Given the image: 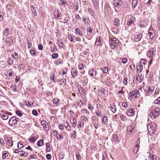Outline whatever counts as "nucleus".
Returning a JSON list of instances; mask_svg holds the SVG:
<instances>
[{"mask_svg": "<svg viewBox=\"0 0 160 160\" xmlns=\"http://www.w3.org/2000/svg\"><path fill=\"white\" fill-rule=\"evenodd\" d=\"M160 114V109L159 108H155L153 109L149 114L150 117L153 119L158 117Z\"/></svg>", "mask_w": 160, "mask_h": 160, "instance_id": "1", "label": "nucleus"}, {"mask_svg": "<svg viewBox=\"0 0 160 160\" xmlns=\"http://www.w3.org/2000/svg\"><path fill=\"white\" fill-rule=\"evenodd\" d=\"M140 96V92L138 90H132L129 93V98L131 99L138 98Z\"/></svg>", "mask_w": 160, "mask_h": 160, "instance_id": "2", "label": "nucleus"}, {"mask_svg": "<svg viewBox=\"0 0 160 160\" xmlns=\"http://www.w3.org/2000/svg\"><path fill=\"white\" fill-rule=\"evenodd\" d=\"M157 128V125L154 122L150 123L147 125L148 132H153Z\"/></svg>", "mask_w": 160, "mask_h": 160, "instance_id": "3", "label": "nucleus"}, {"mask_svg": "<svg viewBox=\"0 0 160 160\" xmlns=\"http://www.w3.org/2000/svg\"><path fill=\"white\" fill-rule=\"evenodd\" d=\"M154 87L153 86H146L144 88L145 95L147 96L150 95L153 91Z\"/></svg>", "mask_w": 160, "mask_h": 160, "instance_id": "4", "label": "nucleus"}, {"mask_svg": "<svg viewBox=\"0 0 160 160\" xmlns=\"http://www.w3.org/2000/svg\"><path fill=\"white\" fill-rule=\"evenodd\" d=\"M19 121L18 118L14 116L12 117L9 121L8 124L10 126H14L16 125Z\"/></svg>", "mask_w": 160, "mask_h": 160, "instance_id": "5", "label": "nucleus"}, {"mask_svg": "<svg viewBox=\"0 0 160 160\" xmlns=\"http://www.w3.org/2000/svg\"><path fill=\"white\" fill-rule=\"evenodd\" d=\"M142 37V34L136 33L134 36V40L135 42H138L141 40Z\"/></svg>", "mask_w": 160, "mask_h": 160, "instance_id": "6", "label": "nucleus"}, {"mask_svg": "<svg viewBox=\"0 0 160 160\" xmlns=\"http://www.w3.org/2000/svg\"><path fill=\"white\" fill-rule=\"evenodd\" d=\"M41 123L45 131H48L49 130V127L48 123L45 121H42Z\"/></svg>", "mask_w": 160, "mask_h": 160, "instance_id": "7", "label": "nucleus"}, {"mask_svg": "<svg viewBox=\"0 0 160 160\" xmlns=\"http://www.w3.org/2000/svg\"><path fill=\"white\" fill-rule=\"evenodd\" d=\"M88 73L91 77L94 78L96 76L97 73L95 70L93 68L91 70H89Z\"/></svg>", "mask_w": 160, "mask_h": 160, "instance_id": "8", "label": "nucleus"}, {"mask_svg": "<svg viewBox=\"0 0 160 160\" xmlns=\"http://www.w3.org/2000/svg\"><path fill=\"white\" fill-rule=\"evenodd\" d=\"M123 2L120 0H115L114 1L113 4L114 6L116 7L121 6L122 3Z\"/></svg>", "mask_w": 160, "mask_h": 160, "instance_id": "9", "label": "nucleus"}, {"mask_svg": "<svg viewBox=\"0 0 160 160\" xmlns=\"http://www.w3.org/2000/svg\"><path fill=\"white\" fill-rule=\"evenodd\" d=\"M106 90L105 89L103 88H101L98 90V94L100 96H105V92Z\"/></svg>", "mask_w": 160, "mask_h": 160, "instance_id": "10", "label": "nucleus"}, {"mask_svg": "<svg viewBox=\"0 0 160 160\" xmlns=\"http://www.w3.org/2000/svg\"><path fill=\"white\" fill-rule=\"evenodd\" d=\"M11 32L8 28H6L3 31V35L5 37H7L8 35H10Z\"/></svg>", "mask_w": 160, "mask_h": 160, "instance_id": "11", "label": "nucleus"}, {"mask_svg": "<svg viewBox=\"0 0 160 160\" xmlns=\"http://www.w3.org/2000/svg\"><path fill=\"white\" fill-rule=\"evenodd\" d=\"M127 115L129 116H133L135 114V113L132 109H129L127 111Z\"/></svg>", "mask_w": 160, "mask_h": 160, "instance_id": "12", "label": "nucleus"}, {"mask_svg": "<svg viewBox=\"0 0 160 160\" xmlns=\"http://www.w3.org/2000/svg\"><path fill=\"white\" fill-rule=\"evenodd\" d=\"M135 20V18L132 17H131L127 23V25L129 27H130V26H131L132 24L133 23V22Z\"/></svg>", "mask_w": 160, "mask_h": 160, "instance_id": "13", "label": "nucleus"}, {"mask_svg": "<svg viewBox=\"0 0 160 160\" xmlns=\"http://www.w3.org/2000/svg\"><path fill=\"white\" fill-rule=\"evenodd\" d=\"M108 108L113 113H115L116 111V108L114 105H110Z\"/></svg>", "mask_w": 160, "mask_h": 160, "instance_id": "14", "label": "nucleus"}, {"mask_svg": "<svg viewBox=\"0 0 160 160\" xmlns=\"http://www.w3.org/2000/svg\"><path fill=\"white\" fill-rule=\"evenodd\" d=\"M6 144L7 145L10 147H12V146L13 143L12 139L11 138H7Z\"/></svg>", "mask_w": 160, "mask_h": 160, "instance_id": "15", "label": "nucleus"}, {"mask_svg": "<svg viewBox=\"0 0 160 160\" xmlns=\"http://www.w3.org/2000/svg\"><path fill=\"white\" fill-rule=\"evenodd\" d=\"M134 127L132 126H129L128 127V131L129 134H130L134 132Z\"/></svg>", "mask_w": 160, "mask_h": 160, "instance_id": "16", "label": "nucleus"}, {"mask_svg": "<svg viewBox=\"0 0 160 160\" xmlns=\"http://www.w3.org/2000/svg\"><path fill=\"white\" fill-rule=\"evenodd\" d=\"M75 32L76 34H78L80 36H83V34L80 31L78 28H75Z\"/></svg>", "mask_w": 160, "mask_h": 160, "instance_id": "17", "label": "nucleus"}, {"mask_svg": "<svg viewBox=\"0 0 160 160\" xmlns=\"http://www.w3.org/2000/svg\"><path fill=\"white\" fill-rule=\"evenodd\" d=\"M154 49L153 48L150 49L149 51L147 53V55L149 58L151 57L153 54Z\"/></svg>", "mask_w": 160, "mask_h": 160, "instance_id": "18", "label": "nucleus"}, {"mask_svg": "<svg viewBox=\"0 0 160 160\" xmlns=\"http://www.w3.org/2000/svg\"><path fill=\"white\" fill-rule=\"evenodd\" d=\"M93 4L95 9H97L98 7V2L97 0H92Z\"/></svg>", "mask_w": 160, "mask_h": 160, "instance_id": "19", "label": "nucleus"}, {"mask_svg": "<svg viewBox=\"0 0 160 160\" xmlns=\"http://www.w3.org/2000/svg\"><path fill=\"white\" fill-rule=\"evenodd\" d=\"M113 23L115 26L117 27L119 24V20L117 18H115L113 22Z\"/></svg>", "mask_w": 160, "mask_h": 160, "instance_id": "20", "label": "nucleus"}, {"mask_svg": "<svg viewBox=\"0 0 160 160\" xmlns=\"http://www.w3.org/2000/svg\"><path fill=\"white\" fill-rule=\"evenodd\" d=\"M12 42V40L11 38H7L6 39V43L9 46L10 45L11 42Z\"/></svg>", "mask_w": 160, "mask_h": 160, "instance_id": "21", "label": "nucleus"}, {"mask_svg": "<svg viewBox=\"0 0 160 160\" xmlns=\"http://www.w3.org/2000/svg\"><path fill=\"white\" fill-rule=\"evenodd\" d=\"M157 157L156 156L153 155L152 154H150L148 157L149 160H157Z\"/></svg>", "mask_w": 160, "mask_h": 160, "instance_id": "22", "label": "nucleus"}, {"mask_svg": "<svg viewBox=\"0 0 160 160\" xmlns=\"http://www.w3.org/2000/svg\"><path fill=\"white\" fill-rule=\"evenodd\" d=\"M72 75L74 78L78 74L76 70L74 68H72L71 71Z\"/></svg>", "mask_w": 160, "mask_h": 160, "instance_id": "23", "label": "nucleus"}, {"mask_svg": "<svg viewBox=\"0 0 160 160\" xmlns=\"http://www.w3.org/2000/svg\"><path fill=\"white\" fill-rule=\"evenodd\" d=\"M148 33L149 34L150 38L152 40L153 39V38L156 35L155 32H148Z\"/></svg>", "mask_w": 160, "mask_h": 160, "instance_id": "24", "label": "nucleus"}, {"mask_svg": "<svg viewBox=\"0 0 160 160\" xmlns=\"http://www.w3.org/2000/svg\"><path fill=\"white\" fill-rule=\"evenodd\" d=\"M102 122L104 123L107 122H108V119L107 117L105 115H102Z\"/></svg>", "mask_w": 160, "mask_h": 160, "instance_id": "25", "label": "nucleus"}, {"mask_svg": "<svg viewBox=\"0 0 160 160\" xmlns=\"http://www.w3.org/2000/svg\"><path fill=\"white\" fill-rule=\"evenodd\" d=\"M81 112L83 114L86 115H89L90 114L89 112L87 109H82L81 110Z\"/></svg>", "mask_w": 160, "mask_h": 160, "instance_id": "26", "label": "nucleus"}, {"mask_svg": "<svg viewBox=\"0 0 160 160\" xmlns=\"http://www.w3.org/2000/svg\"><path fill=\"white\" fill-rule=\"evenodd\" d=\"M84 123L83 121H80L78 122V128H80L84 126Z\"/></svg>", "mask_w": 160, "mask_h": 160, "instance_id": "27", "label": "nucleus"}, {"mask_svg": "<svg viewBox=\"0 0 160 160\" xmlns=\"http://www.w3.org/2000/svg\"><path fill=\"white\" fill-rule=\"evenodd\" d=\"M113 138L114 141L115 142H118L119 140V138L118 135L116 134H114L113 135Z\"/></svg>", "mask_w": 160, "mask_h": 160, "instance_id": "28", "label": "nucleus"}, {"mask_svg": "<svg viewBox=\"0 0 160 160\" xmlns=\"http://www.w3.org/2000/svg\"><path fill=\"white\" fill-rule=\"evenodd\" d=\"M112 42H114V43H118L119 42V40L116 38H112L110 39V40Z\"/></svg>", "mask_w": 160, "mask_h": 160, "instance_id": "29", "label": "nucleus"}, {"mask_svg": "<svg viewBox=\"0 0 160 160\" xmlns=\"http://www.w3.org/2000/svg\"><path fill=\"white\" fill-rule=\"evenodd\" d=\"M1 116L2 118V119L4 120H7L8 118V115L6 114H1Z\"/></svg>", "mask_w": 160, "mask_h": 160, "instance_id": "30", "label": "nucleus"}, {"mask_svg": "<svg viewBox=\"0 0 160 160\" xmlns=\"http://www.w3.org/2000/svg\"><path fill=\"white\" fill-rule=\"evenodd\" d=\"M46 151L47 152H49L50 151V145L49 142H47L46 143Z\"/></svg>", "mask_w": 160, "mask_h": 160, "instance_id": "31", "label": "nucleus"}, {"mask_svg": "<svg viewBox=\"0 0 160 160\" xmlns=\"http://www.w3.org/2000/svg\"><path fill=\"white\" fill-rule=\"evenodd\" d=\"M43 140L41 139L38 142V144L39 146H42L43 145Z\"/></svg>", "mask_w": 160, "mask_h": 160, "instance_id": "32", "label": "nucleus"}, {"mask_svg": "<svg viewBox=\"0 0 160 160\" xmlns=\"http://www.w3.org/2000/svg\"><path fill=\"white\" fill-rule=\"evenodd\" d=\"M132 8L133 9L134 8L136 7L137 4V1L133 0L132 1Z\"/></svg>", "mask_w": 160, "mask_h": 160, "instance_id": "33", "label": "nucleus"}, {"mask_svg": "<svg viewBox=\"0 0 160 160\" xmlns=\"http://www.w3.org/2000/svg\"><path fill=\"white\" fill-rule=\"evenodd\" d=\"M82 19L83 21L84 22V23L86 24H89V23L90 22V21L89 19L85 18H82Z\"/></svg>", "mask_w": 160, "mask_h": 160, "instance_id": "34", "label": "nucleus"}, {"mask_svg": "<svg viewBox=\"0 0 160 160\" xmlns=\"http://www.w3.org/2000/svg\"><path fill=\"white\" fill-rule=\"evenodd\" d=\"M95 113L96 115L98 116L101 117L102 115L101 111V110H96L95 112Z\"/></svg>", "mask_w": 160, "mask_h": 160, "instance_id": "35", "label": "nucleus"}, {"mask_svg": "<svg viewBox=\"0 0 160 160\" xmlns=\"http://www.w3.org/2000/svg\"><path fill=\"white\" fill-rule=\"evenodd\" d=\"M13 62V61L10 57L8 58V63L9 65H12Z\"/></svg>", "mask_w": 160, "mask_h": 160, "instance_id": "36", "label": "nucleus"}, {"mask_svg": "<svg viewBox=\"0 0 160 160\" xmlns=\"http://www.w3.org/2000/svg\"><path fill=\"white\" fill-rule=\"evenodd\" d=\"M146 63V61L145 59H141L139 64L142 65V64L145 65Z\"/></svg>", "mask_w": 160, "mask_h": 160, "instance_id": "37", "label": "nucleus"}, {"mask_svg": "<svg viewBox=\"0 0 160 160\" xmlns=\"http://www.w3.org/2000/svg\"><path fill=\"white\" fill-rule=\"evenodd\" d=\"M24 103L25 105L29 107L31 105H32L33 104V103L31 102H28L27 101H25L24 102Z\"/></svg>", "mask_w": 160, "mask_h": 160, "instance_id": "38", "label": "nucleus"}, {"mask_svg": "<svg viewBox=\"0 0 160 160\" xmlns=\"http://www.w3.org/2000/svg\"><path fill=\"white\" fill-rule=\"evenodd\" d=\"M93 125L94 126L95 128H96V129H98L99 127V124L98 121L97 122H94L93 123Z\"/></svg>", "mask_w": 160, "mask_h": 160, "instance_id": "39", "label": "nucleus"}, {"mask_svg": "<svg viewBox=\"0 0 160 160\" xmlns=\"http://www.w3.org/2000/svg\"><path fill=\"white\" fill-rule=\"evenodd\" d=\"M8 152L7 151H5V152L2 154V158L4 159L8 156Z\"/></svg>", "mask_w": 160, "mask_h": 160, "instance_id": "40", "label": "nucleus"}, {"mask_svg": "<svg viewBox=\"0 0 160 160\" xmlns=\"http://www.w3.org/2000/svg\"><path fill=\"white\" fill-rule=\"evenodd\" d=\"M159 94V89L158 88H156L155 92L153 93V96L154 97H156V96Z\"/></svg>", "mask_w": 160, "mask_h": 160, "instance_id": "41", "label": "nucleus"}, {"mask_svg": "<svg viewBox=\"0 0 160 160\" xmlns=\"http://www.w3.org/2000/svg\"><path fill=\"white\" fill-rule=\"evenodd\" d=\"M76 136V132L75 130H74L73 132L72 133L70 134V137L75 138Z\"/></svg>", "mask_w": 160, "mask_h": 160, "instance_id": "42", "label": "nucleus"}, {"mask_svg": "<svg viewBox=\"0 0 160 160\" xmlns=\"http://www.w3.org/2000/svg\"><path fill=\"white\" fill-rule=\"evenodd\" d=\"M101 70L104 73H107L108 72V67H106L101 69Z\"/></svg>", "mask_w": 160, "mask_h": 160, "instance_id": "43", "label": "nucleus"}, {"mask_svg": "<svg viewBox=\"0 0 160 160\" xmlns=\"http://www.w3.org/2000/svg\"><path fill=\"white\" fill-rule=\"evenodd\" d=\"M88 12L92 16H93L94 12L92 9L90 8H88Z\"/></svg>", "mask_w": 160, "mask_h": 160, "instance_id": "44", "label": "nucleus"}, {"mask_svg": "<svg viewBox=\"0 0 160 160\" xmlns=\"http://www.w3.org/2000/svg\"><path fill=\"white\" fill-rule=\"evenodd\" d=\"M58 54L57 53L52 54V58L53 59H56L58 57Z\"/></svg>", "mask_w": 160, "mask_h": 160, "instance_id": "45", "label": "nucleus"}, {"mask_svg": "<svg viewBox=\"0 0 160 160\" xmlns=\"http://www.w3.org/2000/svg\"><path fill=\"white\" fill-rule=\"evenodd\" d=\"M154 102L155 104L160 105V97H159L157 99L155 100Z\"/></svg>", "mask_w": 160, "mask_h": 160, "instance_id": "46", "label": "nucleus"}, {"mask_svg": "<svg viewBox=\"0 0 160 160\" xmlns=\"http://www.w3.org/2000/svg\"><path fill=\"white\" fill-rule=\"evenodd\" d=\"M31 54L33 56L35 55L37 53L36 51L34 49H32L30 50Z\"/></svg>", "mask_w": 160, "mask_h": 160, "instance_id": "47", "label": "nucleus"}, {"mask_svg": "<svg viewBox=\"0 0 160 160\" xmlns=\"http://www.w3.org/2000/svg\"><path fill=\"white\" fill-rule=\"evenodd\" d=\"M60 17V15L59 14V13L57 11V12H54V17L55 18L58 19Z\"/></svg>", "mask_w": 160, "mask_h": 160, "instance_id": "48", "label": "nucleus"}, {"mask_svg": "<svg viewBox=\"0 0 160 160\" xmlns=\"http://www.w3.org/2000/svg\"><path fill=\"white\" fill-rule=\"evenodd\" d=\"M78 92L81 93V92L83 93H84L85 92V90L83 89L81 87L80 88H78Z\"/></svg>", "mask_w": 160, "mask_h": 160, "instance_id": "49", "label": "nucleus"}, {"mask_svg": "<svg viewBox=\"0 0 160 160\" xmlns=\"http://www.w3.org/2000/svg\"><path fill=\"white\" fill-rule=\"evenodd\" d=\"M87 33L89 32L90 34H91L92 32V28H91V27H89L88 28H87Z\"/></svg>", "mask_w": 160, "mask_h": 160, "instance_id": "50", "label": "nucleus"}, {"mask_svg": "<svg viewBox=\"0 0 160 160\" xmlns=\"http://www.w3.org/2000/svg\"><path fill=\"white\" fill-rule=\"evenodd\" d=\"M122 105L123 108H126L128 107V105L127 102H123L122 103Z\"/></svg>", "mask_w": 160, "mask_h": 160, "instance_id": "51", "label": "nucleus"}, {"mask_svg": "<svg viewBox=\"0 0 160 160\" xmlns=\"http://www.w3.org/2000/svg\"><path fill=\"white\" fill-rule=\"evenodd\" d=\"M81 118L82 119V120L86 122V121H88V118L87 117L84 115H83L81 116Z\"/></svg>", "mask_w": 160, "mask_h": 160, "instance_id": "52", "label": "nucleus"}, {"mask_svg": "<svg viewBox=\"0 0 160 160\" xmlns=\"http://www.w3.org/2000/svg\"><path fill=\"white\" fill-rule=\"evenodd\" d=\"M61 3H60V5H65L67 4V2L65 0H60Z\"/></svg>", "mask_w": 160, "mask_h": 160, "instance_id": "53", "label": "nucleus"}, {"mask_svg": "<svg viewBox=\"0 0 160 160\" xmlns=\"http://www.w3.org/2000/svg\"><path fill=\"white\" fill-rule=\"evenodd\" d=\"M77 160H80L81 159V156L79 153H77L76 154Z\"/></svg>", "mask_w": 160, "mask_h": 160, "instance_id": "54", "label": "nucleus"}, {"mask_svg": "<svg viewBox=\"0 0 160 160\" xmlns=\"http://www.w3.org/2000/svg\"><path fill=\"white\" fill-rule=\"evenodd\" d=\"M37 139V138L36 137H34L31 138H30L29 140V141L31 142H35Z\"/></svg>", "mask_w": 160, "mask_h": 160, "instance_id": "55", "label": "nucleus"}, {"mask_svg": "<svg viewBox=\"0 0 160 160\" xmlns=\"http://www.w3.org/2000/svg\"><path fill=\"white\" fill-rule=\"evenodd\" d=\"M27 40L28 42V48H29L32 45V43L30 40H29L28 39Z\"/></svg>", "mask_w": 160, "mask_h": 160, "instance_id": "56", "label": "nucleus"}, {"mask_svg": "<svg viewBox=\"0 0 160 160\" xmlns=\"http://www.w3.org/2000/svg\"><path fill=\"white\" fill-rule=\"evenodd\" d=\"M127 78L126 77H124L123 80V83L124 85H127Z\"/></svg>", "mask_w": 160, "mask_h": 160, "instance_id": "57", "label": "nucleus"}, {"mask_svg": "<svg viewBox=\"0 0 160 160\" xmlns=\"http://www.w3.org/2000/svg\"><path fill=\"white\" fill-rule=\"evenodd\" d=\"M73 7L75 9L78 10V3L76 2L74 3Z\"/></svg>", "mask_w": 160, "mask_h": 160, "instance_id": "58", "label": "nucleus"}, {"mask_svg": "<svg viewBox=\"0 0 160 160\" xmlns=\"http://www.w3.org/2000/svg\"><path fill=\"white\" fill-rule=\"evenodd\" d=\"M16 113L17 115L20 116H22V113L19 110H16Z\"/></svg>", "mask_w": 160, "mask_h": 160, "instance_id": "59", "label": "nucleus"}, {"mask_svg": "<svg viewBox=\"0 0 160 160\" xmlns=\"http://www.w3.org/2000/svg\"><path fill=\"white\" fill-rule=\"evenodd\" d=\"M59 100L58 99H54L53 100V103L55 104H57L59 102Z\"/></svg>", "mask_w": 160, "mask_h": 160, "instance_id": "60", "label": "nucleus"}, {"mask_svg": "<svg viewBox=\"0 0 160 160\" xmlns=\"http://www.w3.org/2000/svg\"><path fill=\"white\" fill-rule=\"evenodd\" d=\"M103 154L102 160H108L107 156L106 155V154L105 153L104 154Z\"/></svg>", "mask_w": 160, "mask_h": 160, "instance_id": "61", "label": "nucleus"}, {"mask_svg": "<svg viewBox=\"0 0 160 160\" xmlns=\"http://www.w3.org/2000/svg\"><path fill=\"white\" fill-rule=\"evenodd\" d=\"M68 38L69 40L71 42H72L73 41V39L72 38V36L71 35H68Z\"/></svg>", "mask_w": 160, "mask_h": 160, "instance_id": "62", "label": "nucleus"}, {"mask_svg": "<svg viewBox=\"0 0 160 160\" xmlns=\"http://www.w3.org/2000/svg\"><path fill=\"white\" fill-rule=\"evenodd\" d=\"M32 114L34 115L37 116L38 114V113L35 109H34L32 111Z\"/></svg>", "mask_w": 160, "mask_h": 160, "instance_id": "63", "label": "nucleus"}, {"mask_svg": "<svg viewBox=\"0 0 160 160\" xmlns=\"http://www.w3.org/2000/svg\"><path fill=\"white\" fill-rule=\"evenodd\" d=\"M83 65L82 63L80 64L78 66L79 69L80 70H82L83 68Z\"/></svg>", "mask_w": 160, "mask_h": 160, "instance_id": "64", "label": "nucleus"}]
</instances>
